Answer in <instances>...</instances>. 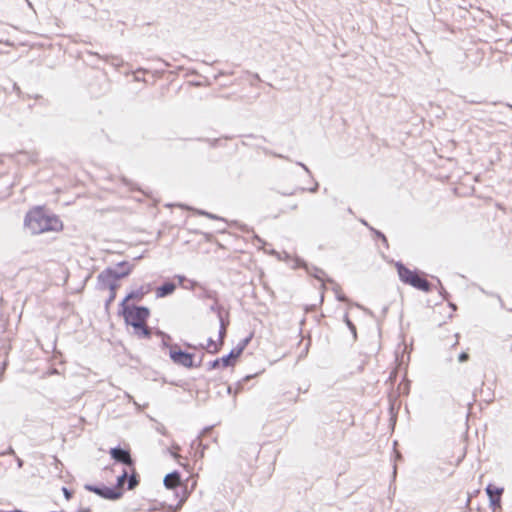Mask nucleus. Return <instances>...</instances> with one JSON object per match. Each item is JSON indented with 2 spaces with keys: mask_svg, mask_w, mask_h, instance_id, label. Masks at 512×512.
<instances>
[{
  "mask_svg": "<svg viewBox=\"0 0 512 512\" xmlns=\"http://www.w3.org/2000/svg\"><path fill=\"white\" fill-rule=\"evenodd\" d=\"M23 224L32 235L61 233L64 230V223L61 218L51 213L45 206L40 205L27 211Z\"/></svg>",
  "mask_w": 512,
  "mask_h": 512,
  "instance_id": "nucleus-1",
  "label": "nucleus"
},
{
  "mask_svg": "<svg viewBox=\"0 0 512 512\" xmlns=\"http://www.w3.org/2000/svg\"><path fill=\"white\" fill-rule=\"evenodd\" d=\"M120 314L125 324L133 328L135 335L140 338L151 337V329L147 324V320L150 317V310L148 308L121 302Z\"/></svg>",
  "mask_w": 512,
  "mask_h": 512,
  "instance_id": "nucleus-2",
  "label": "nucleus"
},
{
  "mask_svg": "<svg viewBox=\"0 0 512 512\" xmlns=\"http://www.w3.org/2000/svg\"><path fill=\"white\" fill-rule=\"evenodd\" d=\"M117 268L118 271L111 268L105 269L97 277L99 288L109 291V298L106 302L107 308L116 298L117 289L120 286L119 280L127 277L133 271L134 264L123 261L118 263Z\"/></svg>",
  "mask_w": 512,
  "mask_h": 512,
  "instance_id": "nucleus-3",
  "label": "nucleus"
},
{
  "mask_svg": "<svg viewBox=\"0 0 512 512\" xmlns=\"http://www.w3.org/2000/svg\"><path fill=\"white\" fill-rule=\"evenodd\" d=\"M400 280L413 288L429 292L431 290V283L427 280L426 275L418 270H412L402 263L395 264Z\"/></svg>",
  "mask_w": 512,
  "mask_h": 512,
  "instance_id": "nucleus-4",
  "label": "nucleus"
},
{
  "mask_svg": "<svg viewBox=\"0 0 512 512\" xmlns=\"http://www.w3.org/2000/svg\"><path fill=\"white\" fill-rule=\"evenodd\" d=\"M128 477V472L124 471L120 476L117 477V485L115 487H94L86 486L89 491H92L102 497L108 499H117L122 495V486Z\"/></svg>",
  "mask_w": 512,
  "mask_h": 512,
  "instance_id": "nucleus-5",
  "label": "nucleus"
},
{
  "mask_svg": "<svg viewBox=\"0 0 512 512\" xmlns=\"http://www.w3.org/2000/svg\"><path fill=\"white\" fill-rule=\"evenodd\" d=\"M168 354L172 362L176 365L185 367L187 369L195 367L194 355L183 351L177 344L168 346Z\"/></svg>",
  "mask_w": 512,
  "mask_h": 512,
  "instance_id": "nucleus-6",
  "label": "nucleus"
},
{
  "mask_svg": "<svg viewBox=\"0 0 512 512\" xmlns=\"http://www.w3.org/2000/svg\"><path fill=\"white\" fill-rule=\"evenodd\" d=\"M226 335V326L223 320H220V327L216 339L209 338L206 343L201 344V348L210 354L219 352L224 344V337Z\"/></svg>",
  "mask_w": 512,
  "mask_h": 512,
  "instance_id": "nucleus-7",
  "label": "nucleus"
},
{
  "mask_svg": "<svg viewBox=\"0 0 512 512\" xmlns=\"http://www.w3.org/2000/svg\"><path fill=\"white\" fill-rule=\"evenodd\" d=\"M245 346H246L245 343H241V344L237 345L236 347H234L228 355L221 357V366L224 368L229 367V366H234L237 359L243 353Z\"/></svg>",
  "mask_w": 512,
  "mask_h": 512,
  "instance_id": "nucleus-8",
  "label": "nucleus"
},
{
  "mask_svg": "<svg viewBox=\"0 0 512 512\" xmlns=\"http://www.w3.org/2000/svg\"><path fill=\"white\" fill-rule=\"evenodd\" d=\"M110 455L117 462L126 464L128 466L133 465V461H132L131 455L128 450H123L120 448H112L110 450Z\"/></svg>",
  "mask_w": 512,
  "mask_h": 512,
  "instance_id": "nucleus-9",
  "label": "nucleus"
},
{
  "mask_svg": "<svg viewBox=\"0 0 512 512\" xmlns=\"http://www.w3.org/2000/svg\"><path fill=\"white\" fill-rule=\"evenodd\" d=\"M164 486L167 489H175L182 485L180 474L176 471L167 474L163 480Z\"/></svg>",
  "mask_w": 512,
  "mask_h": 512,
  "instance_id": "nucleus-10",
  "label": "nucleus"
},
{
  "mask_svg": "<svg viewBox=\"0 0 512 512\" xmlns=\"http://www.w3.org/2000/svg\"><path fill=\"white\" fill-rule=\"evenodd\" d=\"M176 290V284L173 282H166L156 289V297L163 298L171 295Z\"/></svg>",
  "mask_w": 512,
  "mask_h": 512,
  "instance_id": "nucleus-11",
  "label": "nucleus"
},
{
  "mask_svg": "<svg viewBox=\"0 0 512 512\" xmlns=\"http://www.w3.org/2000/svg\"><path fill=\"white\" fill-rule=\"evenodd\" d=\"M486 492L493 504L499 503L503 489L496 487L495 485L489 484L486 488Z\"/></svg>",
  "mask_w": 512,
  "mask_h": 512,
  "instance_id": "nucleus-12",
  "label": "nucleus"
},
{
  "mask_svg": "<svg viewBox=\"0 0 512 512\" xmlns=\"http://www.w3.org/2000/svg\"><path fill=\"white\" fill-rule=\"evenodd\" d=\"M149 292V289H144L141 287L139 290L130 292L123 300L122 302H126L127 304H130V301L132 300H142L144 295H146Z\"/></svg>",
  "mask_w": 512,
  "mask_h": 512,
  "instance_id": "nucleus-13",
  "label": "nucleus"
},
{
  "mask_svg": "<svg viewBox=\"0 0 512 512\" xmlns=\"http://www.w3.org/2000/svg\"><path fill=\"white\" fill-rule=\"evenodd\" d=\"M196 486H197V480L193 479L192 484H191V490H188L187 487L184 488V490L180 496V499H179V502L177 505V509H180L183 506V504L188 500V498L191 494V491H193Z\"/></svg>",
  "mask_w": 512,
  "mask_h": 512,
  "instance_id": "nucleus-14",
  "label": "nucleus"
},
{
  "mask_svg": "<svg viewBox=\"0 0 512 512\" xmlns=\"http://www.w3.org/2000/svg\"><path fill=\"white\" fill-rule=\"evenodd\" d=\"M138 483H139V481L137 479V475H136L135 471L133 470V472L130 475L129 480H128V489L129 490L134 489L138 485Z\"/></svg>",
  "mask_w": 512,
  "mask_h": 512,
  "instance_id": "nucleus-15",
  "label": "nucleus"
},
{
  "mask_svg": "<svg viewBox=\"0 0 512 512\" xmlns=\"http://www.w3.org/2000/svg\"><path fill=\"white\" fill-rule=\"evenodd\" d=\"M179 450L180 448L178 446H174L171 448V454L177 461H179V459L181 458Z\"/></svg>",
  "mask_w": 512,
  "mask_h": 512,
  "instance_id": "nucleus-16",
  "label": "nucleus"
},
{
  "mask_svg": "<svg viewBox=\"0 0 512 512\" xmlns=\"http://www.w3.org/2000/svg\"><path fill=\"white\" fill-rule=\"evenodd\" d=\"M63 494L66 498V500H70L72 498V492L69 491L66 487L62 488Z\"/></svg>",
  "mask_w": 512,
  "mask_h": 512,
  "instance_id": "nucleus-17",
  "label": "nucleus"
},
{
  "mask_svg": "<svg viewBox=\"0 0 512 512\" xmlns=\"http://www.w3.org/2000/svg\"><path fill=\"white\" fill-rule=\"evenodd\" d=\"M469 359V355L468 353L466 352H462L460 355H459V361L460 362H465Z\"/></svg>",
  "mask_w": 512,
  "mask_h": 512,
  "instance_id": "nucleus-18",
  "label": "nucleus"
},
{
  "mask_svg": "<svg viewBox=\"0 0 512 512\" xmlns=\"http://www.w3.org/2000/svg\"><path fill=\"white\" fill-rule=\"evenodd\" d=\"M337 298L340 301H346V298H345L344 294L342 293V291L340 289H339V291H337Z\"/></svg>",
  "mask_w": 512,
  "mask_h": 512,
  "instance_id": "nucleus-19",
  "label": "nucleus"
},
{
  "mask_svg": "<svg viewBox=\"0 0 512 512\" xmlns=\"http://www.w3.org/2000/svg\"><path fill=\"white\" fill-rule=\"evenodd\" d=\"M218 366H221V358L219 359H216L213 364H212V367L216 368Z\"/></svg>",
  "mask_w": 512,
  "mask_h": 512,
  "instance_id": "nucleus-20",
  "label": "nucleus"
},
{
  "mask_svg": "<svg viewBox=\"0 0 512 512\" xmlns=\"http://www.w3.org/2000/svg\"><path fill=\"white\" fill-rule=\"evenodd\" d=\"M5 369H6V363L4 362L0 368V379L2 378L4 372H5Z\"/></svg>",
  "mask_w": 512,
  "mask_h": 512,
  "instance_id": "nucleus-21",
  "label": "nucleus"
},
{
  "mask_svg": "<svg viewBox=\"0 0 512 512\" xmlns=\"http://www.w3.org/2000/svg\"><path fill=\"white\" fill-rule=\"evenodd\" d=\"M324 289H325V284H321V299H320V302L322 303L323 302V299H324Z\"/></svg>",
  "mask_w": 512,
  "mask_h": 512,
  "instance_id": "nucleus-22",
  "label": "nucleus"
},
{
  "mask_svg": "<svg viewBox=\"0 0 512 512\" xmlns=\"http://www.w3.org/2000/svg\"><path fill=\"white\" fill-rule=\"evenodd\" d=\"M470 501H471V499H470V496L468 495V496L466 497V500H465V506H466V507H468V506L470 505Z\"/></svg>",
  "mask_w": 512,
  "mask_h": 512,
  "instance_id": "nucleus-23",
  "label": "nucleus"
},
{
  "mask_svg": "<svg viewBox=\"0 0 512 512\" xmlns=\"http://www.w3.org/2000/svg\"><path fill=\"white\" fill-rule=\"evenodd\" d=\"M105 471H106V472H110V473H112V472H113V469H112V468H108V467H107V468H105Z\"/></svg>",
  "mask_w": 512,
  "mask_h": 512,
  "instance_id": "nucleus-24",
  "label": "nucleus"
},
{
  "mask_svg": "<svg viewBox=\"0 0 512 512\" xmlns=\"http://www.w3.org/2000/svg\"><path fill=\"white\" fill-rule=\"evenodd\" d=\"M79 512H90V509L89 508H85L83 510H80Z\"/></svg>",
  "mask_w": 512,
  "mask_h": 512,
  "instance_id": "nucleus-25",
  "label": "nucleus"
}]
</instances>
